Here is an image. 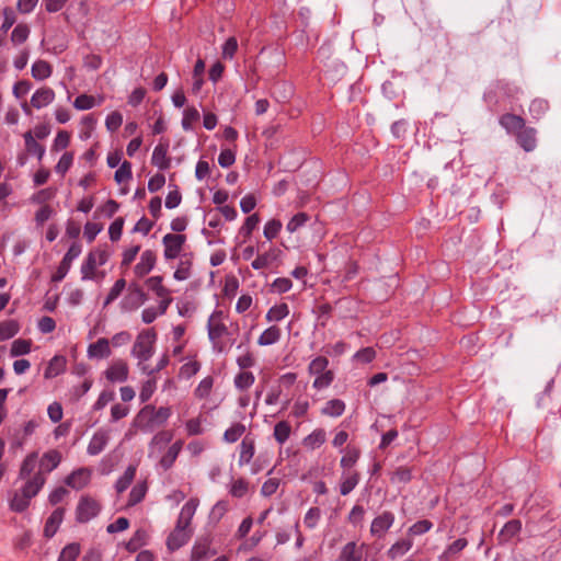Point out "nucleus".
Segmentation results:
<instances>
[{
    "mask_svg": "<svg viewBox=\"0 0 561 561\" xmlns=\"http://www.w3.org/2000/svg\"><path fill=\"white\" fill-rule=\"evenodd\" d=\"M163 277L161 275L151 276L146 279V286L152 290L157 297H164L171 294L170 289L163 286Z\"/></svg>",
    "mask_w": 561,
    "mask_h": 561,
    "instance_id": "nucleus-40",
    "label": "nucleus"
},
{
    "mask_svg": "<svg viewBox=\"0 0 561 561\" xmlns=\"http://www.w3.org/2000/svg\"><path fill=\"white\" fill-rule=\"evenodd\" d=\"M214 386V378L211 376H207L204 379H202L194 390V396L197 399H206L213 389Z\"/></svg>",
    "mask_w": 561,
    "mask_h": 561,
    "instance_id": "nucleus-56",
    "label": "nucleus"
},
{
    "mask_svg": "<svg viewBox=\"0 0 561 561\" xmlns=\"http://www.w3.org/2000/svg\"><path fill=\"white\" fill-rule=\"evenodd\" d=\"M96 266L95 253H89L81 265L82 279H94Z\"/></svg>",
    "mask_w": 561,
    "mask_h": 561,
    "instance_id": "nucleus-44",
    "label": "nucleus"
},
{
    "mask_svg": "<svg viewBox=\"0 0 561 561\" xmlns=\"http://www.w3.org/2000/svg\"><path fill=\"white\" fill-rule=\"evenodd\" d=\"M249 490V482L244 478H239L232 482L230 486V494L233 497L241 499L243 497Z\"/></svg>",
    "mask_w": 561,
    "mask_h": 561,
    "instance_id": "nucleus-64",
    "label": "nucleus"
},
{
    "mask_svg": "<svg viewBox=\"0 0 561 561\" xmlns=\"http://www.w3.org/2000/svg\"><path fill=\"white\" fill-rule=\"evenodd\" d=\"M107 443H108V434L103 430H99L98 432H95L93 434V436L88 445L87 453L91 456H96L104 450Z\"/></svg>",
    "mask_w": 561,
    "mask_h": 561,
    "instance_id": "nucleus-21",
    "label": "nucleus"
},
{
    "mask_svg": "<svg viewBox=\"0 0 561 561\" xmlns=\"http://www.w3.org/2000/svg\"><path fill=\"white\" fill-rule=\"evenodd\" d=\"M67 359L64 355H55L49 362L44 371L45 379H53L66 370Z\"/></svg>",
    "mask_w": 561,
    "mask_h": 561,
    "instance_id": "nucleus-22",
    "label": "nucleus"
},
{
    "mask_svg": "<svg viewBox=\"0 0 561 561\" xmlns=\"http://www.w3.org/2000/svg\"><path fill=\"white\" fill-rule=\"evenodd\" d=\"M210 545L211 539L209 537L198 539L192 548L191 560L206 561L210 554Z\"/></svg>",
    "mask_w": 561,
    "mask_h": 561,
    "instance_id": "nucleus-24",
    "label": "nucleus"
},
{
    "mask_svg": "<svg viewBox=\"0 0 561 561\" xmlns=\"http://www.w3.org/2000/svg\"><path fill=\"white\" fill-rule=\"evenodd\" d=\"M32 348V340L30 339H18L14 340L11 344L10 356L18 357L26 355L31 352Z\"/></svg>",
    "mask_w": 561,
    "mask_h": 561,
    "instance_id": "nucleus-42",
    "label": "nucleus"
},
{
    "mask_svg": "<svg viewBox=\"0 0 561 561\" xmlns=\"http://www.w3.org/2000/svg\"><path fill=\"white\" fill-rule=\"evenodd\" d=\"M147 490L148 488L146 482H138L136 485H134L130 490L127 505L135 506L140 503L145 499Z\"/></svg>",
    "mask_w": 561,
    "mask_h": 561,
    "instance_id": "nucleus-48",
    "label": "nucleus"
},
{
    "mask_svg": "<svg viewBox=\"0 0 561 561\" xmlns=\"http://www.w3.org/2000/svg\"><path fill=\"white\" fill-rule=\"evenodd\" d=\"M280 336V329L277 325H272L262 332L257 339V344L261 346L272 345L277 343Z\"/></svg>",
    "mask_w": 561,
    "mask_h": 561,
    "instance_id": "nucleus-36",
    "label": "nucleus"
},
{
    "mask_svg": "<svg viewBox=\"0 0 561 561\" xmlns=\"http://www.w3.org/2000/svg\"><path fill=\"white\" fill-rule=\"evenodd\" d=\"M201 115L197 108L190 106L183 112L182 128L186 131L192 130L193 123L199 119Z\"/></svg>",
    "mask_w": 561,
    "mask_h": 561,
    "instance_id": "nucleus-53",
    "label": "nucleus"
},
{
    "mask_svg": "<svg viewBox=\"0 0 561 561\" xmlns=\"http://www.w3.org/2000/svg\"><path fill=\"white\" fill-rule=\"evenodd\" d=\"M45 481L46 479L42 472H37L32 478H27V481L21 489V491L24 493V497L33 499L36 496L44 486Z\"/></svg>",
    "mask_w": 561,
    "mask_h": 561,
    "instance_id": "nucleus-18",
    "label": "nucleus"
},
{
    "mask_svg": "<svg viewBox=\"0 0 561 561\" xmlns=\"http://www.w3.org/2000/svg\"><path fill=\"white\" fill-rule=\"evenodd\" d=\"M137 471V467L135 465H129L122 477H119L115 483V489L117 493H123L126 491L131 482L135 479Z\"/></svg>",
    "mask_w": 561,
    "mask_h": 561,
    "instance_id": "nucleus-37",
    "label": "nucleus"
},
{
    "mask_svg": "<svg viewBox=\"0 0 561 561\" xmlns=\"http://www.w3.org/2000/svg\"><path fill=\"white\" fill-rule=\"evenodd\" d=\"M101 511V505L98 501L89 495H83L78 502L76 508V520L80 524L88 523L96 517Z\"/></svg>",
    "mask_w": 561,
    "mask_h": 561,
    "instance_id": "nucleus-3",
    "label": "nucleus"
},
{
    "mask_svg": "<svg viewBox=\"0 0 561 561\" xmlns=\"http://www.w3.org/2000/svg\"><path fill=\"white\" fill-rule=\"evenodd\" d=\"M65 515V508L64 507H57L50 516L46 519L45 526H44V536L46 538H51L57 533Z\"/></svg>",
    "mask_w": 561,
    "mask_h": 561,
    "instance_id": "nucleus-19",
    "label": "nucleus"
},
{
    "mask_svg": "<svg viewBox=\"0 0 561 561\" xmlns=\"http://www.w3.org/2000/svg\"><path fill=\"white\" fill-rule=\"evenodd\" d=\"M20 331V324L14 319H9L0 322V341H7Z\"/></svg>",
    "mask_w": 561,
    "mask_h": 561,
    "instance_id": "nucleus-39",
    "label": "nucleus"
},
{
    "mask_svg": "<svg viewBox=\"0 0 561 561\" xmlns=\"http://www.w3.org/2000/svg\"><path fill=\"white\" fill-rule=\"evenodd\" d=\"M186 242V236L182 233H167L162 238V243L164 245V257L165 260H174L176 259L183 245Z\"/></svg>",
    "mask_w": 561,
    "mask_h": 561,
    "instance_id": "nucleus-6",
    "label": "nucleus"
},
{
    "mask_svg": "<svg viewBox=\"0 0 561 561\" xmlns=\"http://www.w3.org/2000/svg\"><path fill=\"white\" fill-rule=\"evenodd\" d=\"M147 299L148 296L144 291L141 286L136 282H131L128 285V294L122 300V307L125 310L133 311L138 309L142 304H145Z\"/></svg>",
    "mask_w": 561,
    "mask_h": 561,
    "instance_id": "nucleus-4",
    "label": "nucleus"
},
{
    "mask_svg": "<svg viewBox=\"0 0 561 561\" xmlns=\"http://www.w3.org/2000/svg\"><path fill=\"white\" fill-rule=\"evenodd\" d=\"M321 518V510L318 506L310 507L304 517V524L308 529L317 527Z\"/></svg>",
    "mask_w": 561,
    "mask_h": 561,
    "instance_id": "nucleus-60",
    "label": "nucleus"
},
{
    "mask_svg": "<svg viewBox=\"0 0 561 561\" xmlns=\"http://www.w3.org/2000/svg\"><path fill=\"white\" fill-rule=\"evenodd\" d=\"M413 547V541L410 538H402L396 541L387 551V557L390 560H396L404 556Z\"/></svg>",
    "mask_w": 561,
    "mask_h": 561,
    "instance_id": "nucleus-32",
    "label": "nucleus"
},
{
    "mask_svg": "<svg viewBox=\"0 0 561 561\" xmlns=\"http://www.w3.org/2000/svg\"><path fill=\"white\" fill-rule=\"evenodd\" d=\"M133 172H131V163L127 160L123 161L119 165V168L115 171L114 180L117 183H123L126 181L131 180Z\"/></svg>",
    "mask_w": 561,
    "mask_h": 561,
    "instance_id": "nucleus-61",
    "label": "nucleus"
},
{
    "mask_svg": "<svg viewBox=\"0 0 561 561\" xmlns=\"http://www.w3.org/2000/svg\"><path fill=\"white\" fill-rule=\"evenodd\" d=\"M105 378L111 382H124L128 379L129 368L124 359H115L104 371Z\"/></svg>",
    "mask_w": 561,
    "mask_h": 561,
    "instance_id": "nucleus-9",
    "label": "nucleus"
},
{
    "mask_svg": "<svg viewBox=\"0 0 561 561\" xmlns=\"http://www.w3.org/2000/svg\"><path fill=\"white\" fill-rule=\"evenodd\" d=\"M80 554V545L72 542L64 547L61 550L58 561H76Z\"/></svg>",
    "mask_w": 561,
    "mask_h": 561,
    "instance_id": "nucleus-58",
    "label": "nucleus"
},
{
    "mask_svg": "<svg viewBox=\"0 0 561 561\" xmlns=\"http://www.w3.org/2000/svg\"><path fill=\"white\" fill-rule=\"evenodd\" d=\"M125 287H126V280L124 278H118L114 283L112 288L110 289V291L104 300V306H108L114 300H116L121 296V294L123 293Z\"/></svg>",
    "mask_w": 561,
    "mask_h": 561,
    "instance_id": "nucleus-62",
    "label": "nucleus"
},
{
    "mask_svg": "<svg viewBox=\"0 0 561 561\" xmlns=\"http://www.w3.org/2000/svg\"><path fill=\"white\" fill-rule=\"evenodd\" d=\"M255 454L254 439L247 435L240 444V454L238 463L240 467L250 463Z\"/></svg>",
    "mask_w": 561,
    "mask_h": 561,
    "instance_id": "nucleus-27",
    "label": "nucleus"
},
{
    "mask_svg": "<svg viewBox=\"0 0 561 561\" xmlns=\"http://www.w3.org/2000/svg\"><path fill=\"white\" fill-rule=\"evenodd\" d=\"M172 415L171 407L157 408L153 404H145L134 416L130 430L141 433H153L157 428L167 424Z\"/></svg>",
    "mask_w": 561,
    "mask_h": 561,
    "instance_id": "nucleus-1",
    "label": "nucleus"
},
{
    "mask_svg": "<svg viewBox=\"0 0 561 561\" xmlns=\"http://www.w3.org/2000/svg\"><path fill=\"white\" fill-rule=\"evenodd\" d=\"M56 194H57L56 187L50 186V187L42 188L32 195L31 201L35 204L47 205L46 203L51 201L53 198H55Z\"/></svg>",
    "mask_w": 561,
    "mask_h": 561,
    "instance_id": "nucleus-55",
    "label": "nucleus"
},
{
    "mask_svg": "<svg viewBox=\"0 0 561 561\" xmlns=\"http://www.w3.org/2000/svg\"><path fill=\"white\" fill-rule=\"evenodd\" d=\"M55 99V92L51 88L44 87L35 91L31 98V105L35 108H42L50 104Z\"/></svg>",
    "mask_w": 561,
    "mask_h": 561,
    "instance_id": "nucleus-26",
    "label": "nucleus"
},
{
    "mask_svg": "<svg viewBox=\"0 0 561 561\" xmlns=\"http://www.w3.org/2000/svg\"><path fill=\"white\" fill-rule=\"evenodd\" d=\"M147 533L144 529H137L133 537L125 543V549L134 553L146 545Z\"/></svg>",
    "mask_w": 561,
    "mask_h": 561,
    "instance_id": "nucleus-43",
    "label": "nucleus"
},
{
    "mask_svg": "<svg viewBox=\"0 0 561 561\" xmlns=\"http://www.w3.org/2000/svg\"><path fill=\"white\" fill-rule=\"evenodd\" d=\"M291 434V426L287 421H279L274 426L273 436L275 440L283 445Z\"/></svg>",
    "mask_w": 561,
    "mask_h": 561,
    "instance_id": "nucleus-47",
    "label": "nucleus"
},
{
    "mask_svg": "<svg viewBox=\"0 0 561 561\" xmlns=\"http://www.w3.org/2000/svg\"><path fill=\"white\" fill-rule=\"evenodd\" d=\"M360 473L356 470L343 471L340 482V493L345 496L350 494L359 483Z\"/></svg>",
    "mask_w": 561,
    "mask_h": 561,
    "instance_id": "nucleus-20",
    "label": "nucleus"
},
{
    "mask_svg": "<svg viewBox=\"0 0 561 561\" xmlns=\"http://www.w3.org/2000/svg\"><path fill=\"white\" fill-rule=\"evenodd\" d=\"M537 130L534 127L524 126L516 135V142L526 151H533L537 146Z\"/></svg>",
    "mask_w": 561,
    "mask_h": 561,
    "instance_id": "nucleus-12",
    "label": "nucleus"
},
{
    "mask_svg": "<svg viewBox=\"0 0 561 561\" xmlns=\"http://www.w3.org/2000/svg\"><path fill=\"white\" fill-rule=\"evenodd\" d=\"M255 381V376L252 371L249 370H240L233 379V385L239 391H247L250 389Z\"/></svg>",
    "mask_w": 561,
    "mask_h": 561,
    "instance_id": "nucleus-34",
    "label": "nucleus"
},
{
    "mask_svg": "<svg viewBox=\"0 0 561 561\" xmlns=\"http://www.w3.org/2000/svg\"><path fill=\"white\" fill-rule=\"evenodd\" d=\"M396 516L390 511H385L377 515L370 524V535L375 538L381 539L386 536L388 530L393 526Z\"/></svg>",
    "mask_w": 561,
    "mask_h": 561,
    "instance_id": "nucleus-5",
    "label": "nucleus"
},
{
    "mask_svg": "<svg viewBox=\"0 0 561 561\" xmlns=\"http://www.w3.org/2000/svg\"><path fill=\"white\" fill-rule=\"evenodd\" d=\"M345 409H346V405L343 400L331 399L321 409V414L331 416V417H339L345 412Z\"/></svg>",
    "mask_w": 561,
    "mask_h": 561,
    "instance_id": "nucleus-33",
    "label": "nucleus"
},
{
    "mask_svg": "<svg viewBox=\"0 0 561 561\" xmlns=\"http://www.w3.org/2000/svg\"><path fill=\"white\" fill-rule=\"evenodd\" d=\"M182 447H183V440L179 439L176 442H174L170 447L169 449L167 450V453L161 457L160 461H159V466L164 470H169L173 467L176 458L179 457L181 450H182Z\"/></svg>",
    "mask_w": 561,
    "mask_h": 561,
    "instance_id": "nucleus-23",
    "label": "nucleus"
},
{
    "mask_svg": "<svg viewBox=\"0 0 561 561\" xmlns=\"http://www.w3.org/2000/svg\"><path fill=\"white\" fill-rule=\"evenodd\" d=\"M28 35H30L28 25L25 23H20L13 28V31L11 33V41L15 45L23 44L28 38Z\"/></svg>",
    "mask_w": 561,
    "mask_h": 561,
    "instance_id": "nucleus-57",
    "label": "nucleus"
},
{
    "mask_svg": "<svg viewBox=\"0 0 561 561\" xmlns=\"http://www.w3.org/2000/svg\"><path fill=\"white\" fill-rule=\"evenodd\" d=\"M412 480V470L407 466L396 468L390 476L392 483L408 484Z\"/></svg>",
    "mask_w": 561,
    "mask_h": 561,
    "instance_id": "nucleus-50",
    "label": "nucleus"
},
{
    "mask_svg": "<svg viewBox=\"0 0 561 561\" xmlns=\"http://www.w3.org/2000/svg\"><path fill=\"white\" fill-rule=\"evenodd\" d=\"M341 453H343V456L340 459V467L343 469V471H352L351 469L360 458V448L356 445L348 444L345 448L341 449Z\"/></svg>",
    "mask_w": 561,
    "mask_h": 561,
    "instance_id": "nucleus-14",
    "label": "nucleus"
},
{
    "mask_svg": "<svg viewBox=\"0 0 561 561\" xmlns=\"http://www.w3.org/2000/svg\"><path fill=\"white\" fill-rule=\"evenodd\" d=\"M192 254H183L178 268L175 270L173 277L176 280H185L190 278L191 276V268H192Z\"/></svg>",
    "mask_w": 561,
    "mask_h": 561,
    "instance_id": "nucleus-38",
    "label": "nucleus"
},
{
    "mask_svg": "<svg viewBox=\"0 0 561 561\" xmlns=\"http://www.w3.org/2000/svg\"><path fill=\"white\" fill-rule=\"evenodd\" d=\"M522 531V522L519 519H511L497 534V545L504 546Z\"/></svg>",
    "mask_w": 561,
    "mask_h": 561,
    "instance_id": "nucleus-16",
    "label": "nucleus"
},
{
    "mask_svg": "<svg viewBox=\"0 0 561 561\" xmlns=\"http://www.w3.org/2000/svg\"><path fill=\"white\" fill-rule=\"evenodd\" d=\"M245 433V425L238 422L232 424L224 433V440L227 443H236Z\"/></svg>",
    "mask_w": 561,
    "mask_h": 561,
    "instance_id": "nucleus-51",
    "label": "nucleus"
},
{
    "mask_svg": "<svg viewBox=\"0 0 561 561\" xmlns=\"http://www.w3.org/2000/svg\"><path fill=\"white\" fill-rule=\"evenodd\" d=\"M366 543L358 545L356 541L345 543L340 552V561H363Z\"/></svg>",
    "mask_w": 561,
    "mask_h": 561,
    "instance_id": "nucleus-11",
    "label": "nucleus"
},
{
    "mask_svg": "<svg viewBox=\"0 0 561 561\" xmlns=\"http://www.w3.org/2000/svg\"><path fill=\"white\" fill-rule=\"evenodd\" d=\"M169 146V139L161 138L151 156V164L161 171H165L171 167V157L168 156Z\"/></svg>",
    "mask_w": 561,
    "mask_h": 561,
    "instance_id": "nucleus-8",
    "label": "nucleus"
},
{
    "mask_svg": "<svg viewBox=\"0 0 561 561\" xmlns=\"http://www.w3.org/2000/svg\"><path fill=\"white\" fill-rule=\"evenodd\" d=\"M90 477V469L79 468L73 470L69 476L66 477L65 483L75 490H81L89 483Z\"/></svg>",
    "mask_w": 561,
    "mask_h": 561,
    "instance_id": "nucleus-15",
    "label": "nucleus"
},
{
    "mask_svg": "<svg viewBox=\"0 0 561 561\" xmlns=\"http://www.w3.org/2000/svg\"><path fill=\"white\" fill-rule=\"evenodd\" d=\"M61 459L62 457L59 450L50 449L44 453L41 458L39 466L44 471L51 472L59 466Z\"/></svg>",
    "mask_w": 561,
    "mask_h": 561,
    "instance_id": "nucleus-29",
    "label": "nucleus"
},
{
    "mask_svg": "<svg viewBox=\"0 0 561 561\" xmlns=\"http://www.w3.org/2000/svg\"><path fill=\"white\" fill-rule=\"evenodd\" d=\"M499 123L507 134L514 136L525 126V119L522 116L512 113L501 115Z\"/></svg>",
    "mask_w": 561,
    "mask_h": 561,
    "instance_id": "nucleus-17",
    "label": "nucleus"
},
{
    "mask_svg": "<svg viewBox=\"0 0 561 561\" xmlns=\"http://www.w3.org/2000/svg\"><path fill=\"white\" fill-rule=\"evenodd\" d=\"M329 366V359L325 356H317L308 365V373L310 375H321L325 373Z\"/></svg>",
    "mask_w": 561,
    "mask_h": 561,
    "instance_id": "nucleus-54",
    "label": "nucleus"
},
{
    "mask_svg": "<svg viewBox=\"0 0 561 561\" xmlns=\"http://www.w3.org/2000/svg\"><path fill=\"white\" fill-rule=\"evenodd\" d=\"M157 263V255L152 250H145L140 255V261L135 265L134 273L138 278L148 275Z\"/></svg>",
    "mask_w": 561,
    "mask_h": 561,
    "instance_id": "nucleus-10",
    "label": "nucleus"
},
{
    "mask_svg": "<svg viewBox=\"0 0 561 561\" xmlns=\"http://www.w3.org/2000/svg\"><path fill=\"white\" fill-rule=\"evenodd\" d=\"M23 138L26 153L30 156H35L38 161H42L46 150L45 146L36 141L31 130L26 131L23 135Z\"/></svg>",
    "mask_w": 561,
    "mask_h": 561,
    "instance_id": "nucleus-28",
    "label": "nucleus"
},
{
    "mask_svg": "<svg viewBox=\"0 0 561 561\" xmlns=\"http://www.w3.org/2000/svg\"><path fill=\"white\" fill-rule=\"evenodd\" d=\"M157 337L154 329L142 332L133 347V354L140 360H148L153 354V342Z\"/></svg>",
    "mask_w": 561,
    "mask_h": 561,
    "instance_id": "nucleus-2",
    "label": "nucleus"
},
{
    "mask_svg": "<svg viewBox=\"0 0 561 561\" xmlns=\"http://www.w3.org/2000/svg\"><path fill=\"white\" fill-rule=\"evenodd\" d=\"M334 373L333 370H327L325 373L318 375L316 379L313 380L312 387L317 390H322L331 386V383L334 380Z\"/></svg>",
    "mask_w": 561,
    "mask_h": 561,
    "instance_id": "nucleus-63",
    "label": "nucleus"
},
{
    "mask_svg": "<svg viewBox=\"0 0 561 561\" xmlns=\"http://www.w3.org/2000/svg\"><path fill=\"white\" fill-rule=\"evenodd\" d=\"M327 440L324 428H316L309 435L304 437L302 445L307 449L314 450L320 448Z\"/></svg>",
    "mask_w": 561,
    "mask_h": 561,
    "instance_id": "nucleus-30",
    "label": "nucleus"
},
{
    "mask_svg": "<svg viewBox=\"0 0 561 561\" xmlns=\"http://www.w3.org/2000/svg\"><path fill=\"white\" fill-rule=\"evenodd\" d=\"M32 77L35 80H45L49 78L53 73V67L51 65L46 61L38 59L32 65Z\"/></svg>",
    "mask_w": 561,
    "mask_h": 561,
    "instance_id": "nucleus-35",
    "label": "nucleus"
},
{
    "mask_svg": "<svg viewBox=\"0 0 561 561\" xmlns=\"http://www.w3.org/2000/svg\"><path fill=\"white\" fill-rule=\"evenodd\" d=\"M282 253L280 249L271 247L266 252L257 254V256L252 261L251 266L257 271L266 268L274 262L278 261Z\"/></svg>",
    "mask_w": 561,
    "mask_h": 561,
    "instance_id": "nucleus-13",
    "label": "nucleus"
},
{
    "mask_svg": "<svg viewBox=\"0 0 561 561\" xmlns=\"http://www.w3.org/2000/svg\"><path fill=\"white\" fill-rule=\"evenodd\" d=\"M31 500L30 497H24L22 491L21 493L15 492L9 502L10 510L15 513H23L28 508Z\"/></svg>",
    "mask_w": 561,
    "mask_h": 561,
    "instance_id": "nucleus-45",
    "label": "nucleus"
},
{
    "mask_svg": "<svg viewBox=\"0 0 561 561\" xmlns=\"http://www.w3.org/2000/svg\"><path fill=\"white\" fill-rule=\"evenodd\" d=\"M549 110V103L542 99H535L529 105V113L534 119H540Z\"/></svg>",
    "mask_w": 561,
    "mask_h": 561,
    "instance_id": "nucleus-52",
    "label": "nucleus"
},
{
    "mask_svg": "<svg viewBox=\"0 0 561 561\" xmlns=\"http://www.w3.org/2000/svg\"><path fill=\"white\" fill-rule=\"evenodd\" d=\"M96 122L98 121L93 114H88L81 118V129L79 134L81 140H88L89 138H91Z\"/></svg>",
    "mask_w": 561,
    "mask_h": 561,
    "instance_id": "nucleus-46",
    "label": "nucleus"
},
{
    "mask_svg": "<svg viewBox=\"0 0 561 561\" xmlns=\"http://www.w3.org/2000/svg\"><path fill=\"white\" fill-rule=\"evenodd\" d=\"M111 354L110 340L106 337H100L88 347V355L91 358H107Z\"/></svg>",
    "mask_w": 561,
    "mask_h": 561,
    "instance_id": "nucleus-25",
    "label": "nucleus"
},
{
    "mask_svg": "<svg viewBox=\"0 0 561 561\" xmlns=\"http://www.w3.org/2000/svg\"><path fill=\"white\" fill-rule=\"evenodd\" d=\"M208 339L211 342L213 350L217 353H222L226 350L225 343L221 339L229 334L227 325L222 321H208L207 323Z\"/></svg>",
    "mask_w": 561,
    "mask_h": 561,
    "instance_id": "nucleus-7",
    "label": "nucleus"
},
{
    "mask_svg": "<svg viewBox=\"0 0 561 561\" xmlns=\"http://www.w3.org/2000/svg\"><path fill=\"white\" fill-rule=\"evenodd\" d=\"M289 314V307L286 302H282L271 307L265 316L268 322H277L285 319Z\"/></svg>",
    "mask_w": 561,
    "mask_h": 561,
    "instance_id": "nucleus-41",
    "label": "nucleus"
},
{
    "mask_svg": "<svg viewBox=\"0 0 561 561\" xmlns=\"http://www.w3.org/2000/svg\"><path fill=\"white\" fill-rule=\"evenodd\" d=\"M156 389H157V381L154 378H150V379L146 380L142 383L140 392H139L140 402L147 403L151 399Z\"/></svg>",
    "mask_w": 561,
    "mask_h": 561,
    "instance_id": "nucleus-59",
    "label": "nucleus"
},
{
    "mask_svg": "<svg viewBox=\"0 0 561 561\" xmlns=\"http://www.w3.org/2000/svg\"><path fill=\"white\" fill-rule=\"evenodd\" d=\"M190 534L187 531H182L180 529H174L170 533L167 538V548L170 551H175L186 545L190 540Z\"/></svg>",
    "mask_w": 561,
    "mask_h": 561,
    "instance_id": "nucleus-31",
    "label": "nucleus"
},
{
    "mask_svg": "<svg viewBox=\"0 0 561 561\" xmlns=\"http://www.w3.org/2000/svg\"><path fill=\"white\" fill-rule=\"evenodd\" d=\"M36 461H37V454L36 453L28 454L24 458V460L20 467L19 478L20 479L30 478L31 473L34 471V469L36 467Z\"/></svg>",
    "mask_w": 561,
    "mask_h": 561,
    "instance_id": "nucleus-49",
    "label": "nucleus"
}]
</instances>
